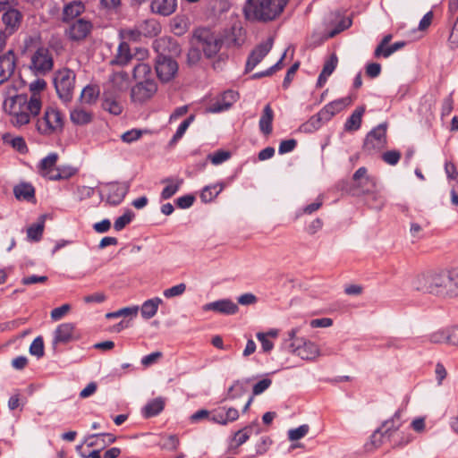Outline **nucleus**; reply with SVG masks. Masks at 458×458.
Masks as SVG:
<instances>
[{
  "instance_id": "nucleus-1",
  "label": "nucleus",
  "mask_w": 458,
  "mask_h": 458,
  "mask_svg": "<svg viewBox=\"0 0 458 458\" xmlns=\"http://www.w3.org/2000/svg\"><path fill=\"white\" fill-rule=\"evenodd\" d=\"M416 291L439 297L458 296V268L428 270L420 273L411 281Z\"/></svg>"
},
{
  "instance_id": "nucleus-2",
  "label": "nucleus",
  "mask_w": 458,
  "mask_h": 458,
  "mask_svg": "<svg viewBox=\"0 0 458 458\" xmlns=\"http://www.w3.org/2000/svg\"><path fill=\"white\" fill-rule=\"evenodd\" d=\"M289 0H246L243 14L248 21L267 22L276 19Z\"/></svg>"
},
{
  "instance_id": "nucleus-3",
  "label": "nucleus",
  "mask_w": 458,
  "mask_h": 458,
  "mask_svg": "<svg viewBox=\"0 0 458 458\" xmlns=\"http://www.w3.org/2000/svg\"><path fill=\"white\" fill-rule=\"evenodd\" d=\"M355 187L363 194L370 195L375 201L373 208L380 209L386 202L385 198L377 190V182L376 177L368 174L366 167H360L352 175Z\"/></svg>"
},
{
  "instance_id": "nucleus-4",
  "label": "nucleus",
  "mask_w": 458,
  "mask_h": 458,
  "mask_svg": "<svg viewBox=\"0 0 458 458\" xmlns=\"http://www.w3.org/2000/svg\"><path fill=\"white\" fill-rule=\"evenodd\" d=\"M297 328H293L288 332V339L286 341L291 343L286 346L287 350L302 360H314L320 355L317 344L303 338H297Z\"/></svg>"
},
{
  "instance_id": "nucleus-5",
  "label": "nucleus",
  "mask_w": 458,
  "mask_h": 458,
  "mask_svg": "<svg viewBox=\"0 0 458 458\" xmlns=\"http://www.w3.org/2000/svg\"><path fill=\"white\" fill-rule=\"evenodd\" d=\"M194 39L197 41L207 58L214 57L220 50L223 40L213 32L205 28L197 29L194 31Z\"/></svg>"
},
{
  "instance_id": "nucleus-6",
  "label": "nucleus",
  "mask_w": 458,
  "mask_h": 458,
  "mask_svg": "<svg viewBox=\"0 0 458 458\" xmlns=\"http://www.w3.org/2000/svg\"><path fill=\"white\" fill-rule=\"evenodd\" d=\"M64 120L59 110L47 107L44 116L37 122L38 131L44 135H50L63 131Z\"/></svg>"
},
{
  "instance_id": "nucleus-7",
  "label": "nucleus",
  "mask_w": 458,
  "mask_h": 458,
  "mask_svg": "<svg viewBox=\"0 0 458 458\" xmlns=\"http://www.w3.org/2000/svg\"><path fill=\"white\" fill-rule=\"evenodd\" d=\"M75 73L70 69L58 71L54 78V84L58 97L64 102L72 98L74 89Z\"/></svg>"
},
{
  "instance_id": "nucleus-8",
  "label": "nucleus",
  "mask_w": 458,
  "mask_h": 458,
  "mask_svg": "<svg viewBox=\"0 0 458 458\" xmlns=\"http://www.w3.org/2000/svg\"><path fill=\"white\" fill-rule=\"evenodd\" d=\"M387 123H383L373 128L367 135L363 143V150L369 154L378 152L387 145Z\"/></svg>"
},
{
  "instance_id": "nucleus-9",
  "label": "nucleus",
  "mask_w": 458,
  "mask_h": 458,
  "mask_svg": "<svg viewBox=\"0 0 458 458\" xmlns=\"http://www.w3.org/2000/svg\"><path fill=\"white\" fill-rule=\"evenodd\" d=\"M155 69L160 81L165 83L175 78L179 66L177 62L171 56L158 54L156 57Z\"/></svg>"
},
{
  "instance_id": "nucleus-10",
  "label": "nucleus",
  "mask_w": 458,
  "mask_h": 458,
  "mask_svg": "<svg viewBox=\"0 0 458 458\" xmlns=\"http://www.w3.org/2000/svg\"><path fill=\"white\" fill-rule=\"evenodd\" d=\"M58 155L55 152L50 153L44 157L38 165L40 174L52 181L69 178L72 175V173L61 171L59 168L55 167Z\"/></svg>"
},
{
  "instance_id": "nucleus-11",
  "label": "nucleus",
  "mask_w": 458,
  "mask_h": 458,
  "mask_svg": "<svg viewBox=\"0 0 458 458\" xmlns=\"http://www.w3.org/2000/svg\"><path fill=\"white\" fill-rule=\"evenodd\" d=\"M157 91V84L154 79L138 81L131 89V99L133 103L143 104L151 99Z\"/></svg>"
},
{
  "instance_id": "nucleus-12",
  "label": "nucleus",
  "mask_w": 458,
  "mask_h": 458,
  "mask_svg": "<svg viewBox=\"0 0 458 458\" xmlns=\"http://www.w3.org/2000/svg\"><path fill=\"white\" fill-rule=\"evenodd\" d=\"M53 67V58L47 48L39 47L31 56L30 68L38 74H45Z\"/></svg>"
},
{
  "instance_id": "nucleus-13",
  "label": "nucleus",
  "mask_w": 458,
  "mask_h": 458,
  "mask_svg": "<svg viewBox=\"0 0 458 458\" xmlns=\"http://www.w3.org/2000/svg\"><path fill=\"white\" fill-rule=\"evenodd\" d=\"M273 47V38H269L266 42L259 44L250 54L245 66V72L252 71L269 53Z\"/></svg>"
},
{
  "instance_id": "nucleus-14",
  "label": "nucleus",
  "mask_w": 458,
  "mask_h": 458,
  "mask_svg": "<svg viewBox=\"0 0 458 458\" xmlns=\"http://www.w3.org/2000/svg\"><path fill=\"white\" fill-rule=\"evenodd\" d=\"M238 98L239 94L236 91L226 90L208 106V111L210 113H220L228 110L237 101Z\"/></svg>"
},
{
  "instance_id": "nucleus-15",
  "label": "nucleus",
  "mask_w": 458,
  "mask_h": 458,
  "mask_svg": "<svg viewBox=\"0 0 458 458\" xmlns=\"http://www.w3.org/2000/svg\"><path fill=\"white\" fill-rule=\"evenodd\" d=\"M92 24L84 19H79L66 31L68 38L73 41L84 39L90 32Z\"/></svg>"
},
{
  "instance_id": "nucleus-16",
  "label": "nucleus",
  "mask_w": 458,
  "mask_h": 458,
  "mask_svg": "<svg viewBox=\"0 0 458 458\" xmlns=\"http://www.w3.org/2000/svg\"><path fill=\"white\" fill-rule=\"evenodd\" d=\"M16 67V57L13 50L0 55V81H7Z\"/></svg>"
},
{
  "instance_id": "nucleus-17",
  "label": "nucleus",
  "mask_w": 458,
  "mask_h": 458,
  "mask_svg": "<svg viewBox=\"0 0 458 458\" xmlns=\"http://www.w3.org/2000/svg\"><path fill=\"white\" fill-rule=\"evenodd\" d=\"M238 310L237 304L229 299L216 301L203 306V310L205 311L212 310L225 315H233Z\"/></svg>"
},
{
  "instance_id": "nucleus-18",
  "label": "nucleus",
  "mask_w": 458,
  "mask_h": 458,
  "mask_svg": "<svg viewBox=\"0 0 458 458\" xmlns=\"http://www.w3.org/2000/svg\"><path fill=\"white\" fill-rule=\"evenodd\" d=\"M129 191V184L126 182L123 183H110L108 185V193L106 201L113 206H117L125 198Z\"/></svg>"
},
{
  "instance_id": "nucleus-19",
  "label": "nucleus",
  "mask_w": 458,
  "mask_h": 458,
  "mask_svg": "<svg viewBox=\"0 0 458 458\" xmlns=\"http://www.w3.org/2000/svg\"><path fill=\"white\" fill-rule=\"evenodd\" d=\"M128 85V75L126 72H114L106 86L105 91L117 95L123 91Z\"/></svg>"
},
{
  "instance_id": "nucleus-20",
  "label": "nucleus",
  "mask_w": 458,
  "mask_h": 458,
  "mask_svg": "<svg viewBox=\"0 0 458 458\" xmlns=\"http://www.w3.org/2000/svg\"><path fill=\"white\" fill-rule=\"evenodd\" d=\"M74 325L72 323L60 324L54 332L53 347L58 344H67L73 339Z\"/></svg>"
},
{
  "instance_id": "nucleus-21",
  "label": "nucleus",
  "mask_w": 458,
  "mask_h": 458,
  "mask_svg": "<svg viewBox=\"0 0 458 458\" xmlns=\"http://www.w3.org/2000/svg\"><path fill=\"white\" fill-rule=\"evenodd\" d=\"M352 102L351 98L346 97L335 99L326 105L321 110L320 114L324 115L325 121H329L335 114L344 110Z\"/></svg>"
},
{
  "instance_id": "nucleus-22",
  "label": "nucleus",
  "mask_w": 458,
  "mask_h": 458,
  "mask_svg": "<svg viewBox=\"0 0 458 458\" xmlns=\"http://www.w3.org/2000/svg\"><path fill=\"white\" fill-rule=\"evenodd\" d=\"M22 14L16 9H9L3 13L2 21L5 25V33L13 34L21 24Z\"/></svg>"
},
{
  "instance_id": "nucleus-23",
  "label": "nucleus",
  "mask_w": 458,
  "mask_h": 458,
  "mask_svg": "<svg viewBox=\"0 0 458 458\" xmlns=\"http://www.w3.org/2000/svg\"><path fill=\"white\" fill-rule=\"evenodd\" d=\"M150 7L153 13L169 16L175 12L177 0H153Z\"/></svg>"
},
{
  "instance_id": "nucleus-24",
  "label": "nucleus",
  "mask_w": 458,
  "mask_h": 458,
  "mask_svg": "<svg viewBox=\"0 0 458 458\" xmlns=\"http://www.w3.org/2000/svg\"><path fill=\"white\" fill-rule=\"evenodd\" d=\"M3 94L4 96V108H7L8 105L19 104L21 106L27 102V95L17 94V89L13 84L7 85Z\"/></svg>"
},
{
  "instance_id": "nucleus-25",
  "label": "nucleus",
  "mask_w": 458,
  "mask_h": 458,
  "mask_svg": "<svg viewBox=\"0 0 458 458\" xmlns=\"http://www.w3.org/2000/svg\"><path fill=\"white\" fill-rule=\"evenodd\" d=\"M85 10L84 4L80 0H73L64 6L63 21H69L81 15Z\"/></svg>"
},
{
  "instance_id": "nucleus-26",
  "label": "nucleus",
  "mask_w": 458,
  "mask_h": 458,
  "mask_svg": "<svg viewBox=\"0 0 458 458\" xmlns=\"http://www.w3.org/2000/svg\"><path fill=\"white\" fill-rule=\"evenodd\" d=\"M137 24L140 28V33L143 34L144 38L156 37L161 31V26L156 19H147L139 21Z\"/></svg>"
},
{
  "instance_id": "nucleus-27",
  "label": "nucleus",
  "mask_w": 458,
  "mask_h": 458,
  "mask_svg": "<svg viewBox=\"0 0 458 458\" xmlns=\"http://www.w3.org/2000/svg\"><path fill=\"white\" fill-rule=\"evenodd\" d=\"M9 112L13 115L12 123L14 126H21L30 122V114L22 107V105L9 106Z\"/></svg>"
},
{
  "instance_id": "nucleus-28",
  "label": "nucleus",
  "mask_w": 458,
  "mask_h": 458,
  "mask_svg": "<svg viewBox=\"0 0 458 458\" xmlns=\"http://www.w3.org/2000/svg\"><path fill=\"white\" fill-rule=\"evenodd\" d=\"M102 107L111 114L119 115L123 112V106L115 99V95L104 91Z\"/></svg>"
},
{
  "instance_id": "nucleus-29",
  "label": "nucleus",
  "mask_w": 458,
  "mask_h": 458,
  "mask_svg": "<svg viewBox=\"0 0 458 458\" xmlns=\"http://www.w3.org/2000/svg\"><path fill=\"white\" fill-rule=\"evenodd\" d=\"M47 215H41L38 222L32 224L27 228V239L30 242H39L42 238L44 228H45V220Z\"/></svg>"
},
{
  "instance_id": "nucleus-30",
  "label": "nucleus",
  "mask_w": 458,
  "mask_h": 458,
  "mask_svg": "<svg viewBox=\"0 0 458 458\" xmlns=\"http://www.w3.org/2000/svg\"><path fill=\"white\" fill-rule=\"evenodd\" d=\"M132 59V55L131 53L130 46L127 42L122 41L117 48V53L111 62L113 64H117L120 66L126 65Z\"/></svg>"
},
{
  "instance_id": "nucleus-31",
  "label": "nucleus",
  "mask_w": 458,
  "mask_h": 458,
  "mask_svg": "<svg viewBox=\"0 0 458 458\" xmlns=\"http://www.w3.org/2000/svg\"><path fill=\"white\" fill-rule=\"evenodd\" d=\"M165 408V399L162 397L149 401L142 409L144 418H152L158 415Z\"/></svg>"
},
{
  "instance_id": "nucleus-32",
  "label": "nucleus",
  "mask_w": 458,
  "mask_h": 458,
  "mask_svg": "<svg viewBox=\"0 0 458 458\" xmlns=\"http://www.w3.org/2000/svg\"><path fill=\"white\" fill-rule=\"evenodd\" d=\"M401 425V411H397L391 418V420L383 422L382 427L380 428H382L384 435L390 439L391 437H393L394 434L399 429Z\"/></svg>"
},
{
  "instance_id": "nucleus-33",
  "label": "nucleus",
  "mask_w": 458,
  "mask_h": 458,
  "mask_svg": "<svg viewBox=\"0 0 458 458\" xmlns=\"http://www.w3.org/2000/svg\"><path fill=\"white\" fill-rule=\"evenodd\" d=\"M163 302L162 299L159 297H155L149 300H147L143 302L141 306V316L145 319L152 318L157 312L158 306Z\"/></svg>"
},
{
  "instance_id": "nucleus-34",
  "label": "nucleus",
  "mask_w": 458,
  "mask_h": 458,
  "mask_svg": "<svg viewBox=\"0 0 458 458\" xmlns=\"http://www.w3.org/2000/svg\"><path fill=\"white\" fill-rule=\"evenodd\" d=\"M365 112L363 106L357 107L348 117L344 123V129L348 131H355L360 128L362 115Z\"/></svg>"
},
{
  "instance_id": "nucleus-35",
  "label": "nucleus",
  "mask_w": 458,
  "mask_h": 458,
  "mask_svg": "<svg viewBox=\"0 0 458 458\" xmlns=\"http://www.w3.org/2000/svg\"><path fill=\"white\" fill-rule=\"evenodd\" d=\"M71 121L76 125H86L92 122L93 114L82 108H74L70 113Z\"/></svg>"
},
{
  "instance_id": "nucleus-36",
  "label": "nucleus",
  "mask_w": 458,
  "mask_h": 458,
  "mask_svg": "<svg viewBox=\"0 0 458 458\" xmlns=\"http://www.w3.org/2000/svg\"><path fill=\"white\" fill-rule=\"evenodd\" d=\"M274 118V112L270 106V105L265 106L263 109L262 115L259 119V129L260 131L268 135L272 132V122Z\"/></svg>"
},
{
  "instance_id": "nucleus-37",
  "label": "nucleus",
  "mask_w": 458,
  "mask_h": 458,
  "mask_svg": "<svg viewBox=\"0 0 458 458\" xmlns=\"http://www.w3.org/2000/svg\"><path fill=\"white\" fill-rule=\"evenodd\" d=\"M452 327L439 329L429 334L427 338L432 344H447L451 345Z\"/></svg>"
},
{
  "instance_id": "nucleus-38",
  "label": "nucleus",
  "mask_w": 458,
  "mask_h": 458,
  "mask_svg": "<svg viewBox=\"0 0 458 458\" xmlns=\"http://www.w3.org/2000/svg\"><path fill=\"white\" fill-rule=\"evenodd\" d=\"M163 182H169V184L163 189L161 192V199H168L172 198L179 191L181 185L183 182V180L180 178H177L175 180L172 178H166Z\"/></svg>"
},
{
  "instance_id": "nucleus-39",
  "label": "nucleus",
  "mask_w": 458,
  "mask_h": 458,
  "mask_svg": "<svg viewBox=\"0 0 458 458\" xmlns=\"http://www.w3.org/2000/svg\"><path fill=\"white\" fill-rule=\"evenodd\" d=\"M323 122L326 121L324 115H321L319 111L301 126V131L306 133H312L321 127Z\"/></svg>"
},
{
  "instance_id": "nucleus-40",
  "label": "nucleus",
  "mask_w": 458,
  "mask_h": 458,
  "mask_svg": "<svg viewBox=\"0 0 458 458\" xmlns=\"http://www.w3.org/2000/svg\"><path fill=\"white\" fill-rule=\"evenodd\" d=\"M13 193L17 199L30 200L34 197L35 190L30 183H21L13 188Z\"/></svg>"
},
{
  "instance_id": "nucleus-41",
  "label": "nucleus",
  "mask_w": 458,
  "mask_h": 458,
  "mask_svg": "<svg viewBox=\"0 0 458 458\" xmlns=\"http://www.w3.org/2000/svg\"><path fill=\"white\" fill-rule=\"evenodd\" d=\"M223 183L208 185L202 190L200 193V199L203 202H210L223 191Z\"/></svg>"
},
{
  "instance_id": "nucleus-42",
  "label": "nucleus",
  "mask_w": 458,
  "mask_h": 458,
  "mask_svg": "<svg viewBox=\"0 0 458 458\" xmlns=\"http://www.w3.org/2000/svg\"><path fill=\"white\" fill-rule=\"evenodd\" d=\"M132 75L138 81L145 79H151V67L146 63L138 62V64L134 65Z\"/></svg>"
},
{
  "instance_id": "nucleus-43",
  "label": "nucleus",
  "mask_w": 458,
  "mask_h": 458,
  "mask_svg": "<svg viewBox=\"0 0 458 458\" xmlns=\"http://www.w3.org/2000/svg\"><path fill=\"white\" fill-rule=\"evenodd\" d=\"M247 392V387L245 386V382L241 380H236L234 383L229 387L227 391V394L225 399L234 400L242 397Z\"/></svg>"
},
{
  "instance_id": "nucleus-44",
  "label": "nucleus",
  "mask_w": 458,
  "mask_h": 458,
  "mask_svg": "<svg viewBox=\"0 0 458 458\" xmlns=\"http://www.w3.org/2000/svg\"><path fill=\"white\" fill-rule=\"evenodd\" d=\"M22 107L30 114L38 115L41 109V100L39 96L37 94H31L30 98H27V102L22 105Z\"/></svg>"
},
{
  "instance_id": "nucleus-45",
  "label": "nucleus",
  "mask_w": 458,
  "mask_h": 458,
  "mask_svg": "<svg viewBox=\"0 0 458 458\" xmlns=\"http://www.w3.org/2000/svg\"><path fill=\"white\" fill-rule=\"evenodd\" d=\"M98 94L99 91L95 86L88 85L82 89L81 99L83 103L92 104L97 100Z\"/></svg>"
},
{
  "instance_id": "nucleus-46",
  "label": "nucleus",
  "mask_w": 458,
  "mask_h": 458,
  "mask_svg": "<svg viewBox=\"0 0 458 458\" xmlns=\"http://www.w3.org/2000/svg\"><path fill=\"white\" fill-rule=\"evenodd\" d=\"M384 438L387 437L384 435L382 428L376 429L372 436L370 437L369 443L366 444V449L368 451H371L373 449L379 447L383 443Z\"/></svg>"
},
{
  "instance_id": "nucleus-47",
  "label": "nucleus",
  "mask_w": 458,
  "mask_h": 458,
  "mask_svg": "<svg viewBox=\"0 0 458 458\" xmlns=\"http://www.w3.org/2000/svg\"><path fill=\"white\" fill-rule=\"evenodd\" d=\"M134 217V213L131 210H127L123 216L117 217L114 223V228L116 231H122L127 225H129Z\"/></svg>"
},
{
  "instance_id": "nucleus-48",
  "label": "nucleus",
  "mask_w": 458,
  "mask_h": 458,
  "mask_svg": "<svg viewBox=\"0 0 458 458\" xmlns=\"http://www.w3.org/2000/svg\"><path fill=\"white\" fill-rule=\"evenodd\" d=\"M310 427L307 424L292 428L288 431V438L290 441H297L304 437L309 432Z\"/></svg>"
},
{
  "instance_id": "nucleus-49",
  "label": "nucleus",
  "mask_w": 458,
  "mask_h": 458,
  "mask_svg": "<svg viewBox=\"0 0 458 458\" xmlns=\"http://www.w3.org/2000/svg\"><path fill=\"white\" fill-rule=\"evenodd\" d=\"M30 352L38 358L44 355V341L42 336L36 337L30 346Z\"/></svg>"
},
{
  "instance_id": "nucleus-50",
  "label": "nucleus",
  "mask_w": 458,
  "mask_h": 458,
  "mask_svg": "<svg viewBox=\"0 0 458 458\" xmlns=\"http://www.w3.org/2000/svg\"><path fill=\"white\" fill-rule=\"evenodd\" d=\"M185 291H186V284L183 283H181V284L172 286L168 289H165L163 292V294L165 298L170 299V298L177 297V296L183 294Z\"/></svg>"
},
{
  "instance_id": "nucleus-51",
  "label": "nucleus",
  "mask_w": 458,
  "mask_h": 458,
  "mask_svg": "<svg viewBox=\"0 0 458 458\" xmlns=\"http://www.w3.org/2000/svg\"><path fill=\"white\" fill-rule=\"evenodd\" d=\"M252 426H247L244 428L238 430L234 434V440L237 444V446L242 445L244 444L249 438L252 431Z\"/></svg>"
},
{
  "instance_id": "nucleus-52",
  "label": "nucleus",
  "mask_w": 458,
  "mask_h": 458,
  "mask_svg": "<svg viewBox=\"0 0 458 458\" xmlns=\"http://www.w3.org/2000/svg\"><path fill=\"white\" fill-rule=\"evenodd\" d=\"M337 63H338V58H337L336 55L332 54L329 57V59H327L326 61V63L324 64L321 72L329 77L333 73L335 69L336 68Z\"/></svg>"
},
{
  "instance_id": "nucleus-53",
  "label": "nucleus",
  "mask_w": 458,
  "mask_h": 458,
  "mask_svg": "<svg viewBox=\"0 0 458 458\" xmlns=\"http://www.w3.org/2000/svg\"><path fill=\"white\" fill-rule=\"evenodd\" d=\"M94 189L89 186H78L74 191L76 199L80 201L91 198L94 195Z\"/></svg>"
},
{
  "instance_id": "nucleus-54",
  "label": "nucleus",
  "mask_w": 458,
  "mask_h": 458,
  "mask_svg": "<svg viewBox=\"0 0 458 458\" xmlns=\"http://www.w3.org/2000/svg\"><path fill=\"white\" fill-rule=\"evenodd\" d=\"M230 152L225 150H218L212 155H208V158L210 159L211 163L216 165L226 161L230 158Z\"/></svg>"
},
{
  "instance_id": "nucleus-55",
  "label": "nucleus",
  "mask_w": 458,
  "mask_h": 458,
  "mask_svg": "<svg viewBox=\"0 0 458 458\" xmlns=\"http://www.w3.org/2000/svg\"><path fill=\"white\" fill-rule=\"evenodd\" d=\"M401 158V153L397 150H388L382 156V159L388 165H395Z\"/></svg>"
},
{
  "instance_id": "nucleus-56",
  "label": "nucleus",
  "mask_w": 458,
  "mask_h": 458,
  "mask_svg": "<svg viewBox=\"0 0 458 458\" xmlns=\"http://www.w3.org/2000/svg\"><path fill=\"white\" fill-rule=\"evenodd\" d=\"M272 384V380L268 377L263 378L253 386V395H259L265 392Z\"/></svg>"
},
{
  "instance_id": "nucleus-57",
  "label": "nucleus",
  "mask_w": 458,
  "mask_h": 458,
  "mask_svg": "<svg viewBox=\"0 0 458 458\" xmlns=\"http://www.w3.org/2000/svg\"><path fill=\"white\" fill-rule=\"evenodd\" d=\"M296 146L297 140L294 139L282 140L278 148V152L281 155L292 152Z\"/></svg>"
},
{
  "instance_id": "nucleus-58",
  "label": "nucleus",
  "mask_w": 458,
  "mask_h": 458,
  "mask_svg": "<svg viewBox=\"0 0 458 458\" xmlns=\"http://www.w3.org/2000/svg\"><path fill=\"white\" fill-rule=\"evenodd\" d=\"M142 135V131L138 129H132L122 134L121 139L123 142L131 143L138 140Z\"/></svg>"
},
{
  "instance_id": "nucleus-59",
  "label": "nucleus",
  "mask_w": 458,
  "mask_h": 458,
  "mask_svg": "<svg viewBox=\"0 0 458 458\" xmlns=\"http://www.w3.org/2000/svg\"><path fill=\"white\" fill-rule=\"evenodd\" d=\"M163 357V353L161 352H154L141 359V364L144 367H149L155 363H157Z\"/></svg>"
},
{
  "instance_id": "nucleus-60",
  "label": "nucleus",
  "mask_w": 458,
  "mask_h": 458,
  "mask_svg": "<svg viewBox=\"0 0 458 458\" xmlns=\"http://www.w3.org/2000/svg\"><path fill=\"white\" fill-rule=\"evenodd\" d=\"M195 201V197L191 194L183 195L176 199L178 208L185 209L191 208Z\"/></svg>"
},
{
  "instance_id": "nucleus-61",
  "label": "nucleus",
  "mask_w": 458,
  "mask_h": 458,
  "mask_svg": "<svg viewBox=\"0 0 458 458\" xmlns=\"http://www.w3.org/2000/svg\"><path fill=\"white\" fill-rule=\"evenodd\" d=\"M70 310L71 306L69 304H64L60 307L55 308L51 311V318L54 321L60 320Z\"/></svg>"
},
{
  "instance_id": "nucleus-62",
  "label": "nucleus",
  "mask_w": 458,
  "mask_h": 458,
  "mask_svg": "<svg viewBox=\"0 0 458 458\" xmlns=\"http://www.w3.org/2000/svg\"><path fill=\"white\" fill-rule=\"evenodd\" d=\"M448 45L452 49L458 47V16L455 23L452 28V31L448 38Z\"/></svg>"
},
{
  "instance_id": "nucleus-63",
  "label": "nucleus",
  "mask_w": 458,
  "mask_h": 458,
  "mask_svg": "<svg viewBox=\"0 0 458 458\" xmlns=\"http://www.w3.org/2000/svg\"><path fill=\"white\" fill-rule=\"evenodd\" d=\"M257 338L259 339V341L260 342L261 344V348H262V351L264 352H269L273 347H274V344L273 343L267 338V335H266L265 333H258L257 334Z\"/></svg>"
},
{
  "instance_id": "nucleus-64",
  "label": "nucleus",
  "mask_w": 458,
  "mask_h": 458,
  "mask_svg": "<svg viewBox=\"0 0 458 458\" xmlns=\"http://www.w3.org/2000/svg\"><path fill=\"white\" fill-rule=\"evenodd\" d=\"M123 34L126 38L132 41H140L143 37V34L140 33V28L138 24H136L132 29L124 30Z\"/></svg>"
}]
</instances>
